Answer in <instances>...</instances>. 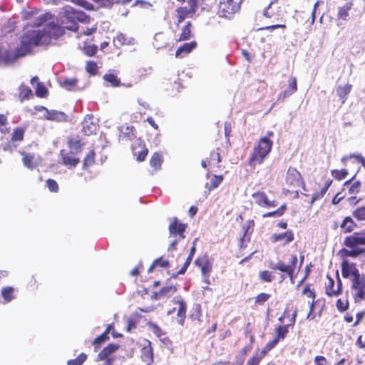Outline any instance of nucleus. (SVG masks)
<instances>
[{
  "label": "nucleus",
  "instance_id": "1",
  "mask_svg": "<svg viewBox=\"0 0 365 365\" xmlns=\"http://www.w3.org/2000/svg\"><path fill=\"white\" fill-rule=\"evenodd\" d=\"M62 34L61 28L55 24H49L43 30L27 29L22 36L19 51H23L21 53L26 55L34 46L48 45L53 37L56 38Z\"/></svg>",
  "mask_w": 365,
  "mask_h": 365
},
{
  "label": "nucleus",
  "instance_id": "2",
  "mask_svg": "<svg viewBox=\"0 0 365 365\" xmlns=\"http://www.w3.org/2000/svg\"><path fill=\"white\" fill-rule=\"evenodd\" d=\"M217 0H187V5L176 9L177 24L187 18H192L198 9L202 11H210L216 4Z\"/></svg>",
  "mask_w": 365,
  "mask_h": 365
},
{
  "label": "nucleus",
  "instance_id": "3",
  "mask_svg": "<svg viewBox=\"0 0 365 365\" xmlns=\"http://www.w3.org/2000/svg\"><path fill=\"white\" fill-rule=\"evenodd\" d=\"M273 135V131H268L265 136L258 140L248 160L251 168H255L257 165L262 164L269 154L273 146V141L270 138Z\"/></svg>",
  "mask_w": 365,
  "mask_h": 365
},
{
  "label": "nucleus",
  "instance_id": "4",
  "mask_svg": "<svg viewBox=\"0 0 365 365\" xmlns=\"http://www.w3.org/2000/svg\"><path fill=\"white\" fill-rule=\"evenodd\" d=\"M297 311L295 309L291 316H289L287 311H284L282 315L278 318V321L282 324L284 322V319H288V323L286 324H280L274 328V336L272 340L266 344L267 349H274L280 341H283L288 334L289 329H292L296 322Z\"/></svg>",
  "mask_w": 365,
  "mask_h": 365
},
{
  "label": "nucleus",
  "instance_id": "5",
  "mask_svg": "<svg viewBox=\"0 0 365 365\" xmlns=\"http://www.w3.org/2000/svg\"><path fill=\"white\" fill-rule=\"evenodd\" d=\"M344 245L349 250L344 249V253L346 257L356 258L365 255V235L361 232H355L344 240Z\"/></svg>",
  "mask_w": 365,
  "mask_h": 365
},
{
  "label": "nucleus",
  "instance_id": "6",
  "mask_svg": "<svg viewBox=\"0 0 365 365\" xmlns=\"http://www.w3.org/2000/svg\"><path fill=\"white\" fill-rule=\"evenodd\" d=\"M351 294L356 303L365 299V275L361 274L351 280Z\"/></svg>",
  "mask_w": 365,
  "mask_h": 365
},
{
  "label": "nucleus",
  "instance_id": "7",
  "mask_svg": "<svg viewBox=\"0 0 365 365\" xmlns=\"http://www.w3.org/2000/svg\"><path fill=\"white\" fill-rule=\"evenodd\" d=\"M240 8V2L237 0H220L218 14L221 17L231 19Z\"/></svg>",
  "mask_w": 365,
  "mask_h": 365
},
{
  "label": "nucleus",
  "instance_id": "8",
  "mask_svg": "<svg viewBox=\"0 0 365 365\" xmlns=\"http://www.w3.org/2000/svg\"><path fill=\"white\" fill-rule=\"evenodd\" d=\"M297 263V257L295 255H292L290 257L289 264H286L283 261H279L277 264H270L269 267L273 270H278L286 274L290 279H292Z\"/></svg>",
  "mask_w": 365,
  "mask_h": 365
},
{
  "label": "nucleus",
  "instance_id": "9",
  "mask_svg": "<svg viewBox=\"0 0 365 365\" xmlns=\"http://www.w3.org/2000/svg\"><path fill=\"white\" fill-rule=\"evenodd\" d=\"M302 295L306 296L310 300L308 301L309 312L307 315V319L313 320L315 318V314H314V309L317 303L316 292L314 288L312 287V284L308 283L306 284L302 289Z\"/></svg>",
  "mask_w": 365,
  "mask_h": 365
},
{
  "label": "nucleus",
  "instance_id": "10",
  "mask_svg": "<svg viewBox=\"0 0 365 365\" xmlns=\"http://www.w3.org/2000/svg\"><path fill=\"white\" fill-rule=\"evenodd\" d=\"M187 228V225L182 223L178 217L173 218L168 226L170 237H178V239H184L185 237V232Z\"/></svg>",
  "mask_w": 365,
  "mask_h": 365
},
{
  "label": "nucleus",
  "instance_id": "11",
  "mask_svg": "<svg viewBox=\"0 0 365 365\" xmlns=\"http://www.w3.org/2000/svg\"><path fill=\"white\" fill-rule=\"evenodd\" d=\"M252 197L255 203L261 207L272 208L277 205V202L275 200H269L265 192L262 190L253 192Z\"/></svg>",
  "mask_w": 365,
  "mask_h": 365
},
{
  "label": "nucleus",
  "instance_id": "12",
  "mask_svg": "<svg viewBox=\"0 0 365 365\" xmlns=\"http://www.w3.org/2000/svg\"><path fill=\"white\" fill-rule=\"evenodd\" d=\"M286 183L289 186H302L304 189L305 182L301 173L294 168L289 167L286 175Z\"/></svg>",
  "mask_w": 365,
  "mask_h": 365
},
{
  "label": "nucleus",
  "instance_id": "13",
  "mask_svg": "<svg viewBox=\"0 0 365 365\" xmlns=\"http://www.w3.org/2000/svg\"><path fill=\"white\" fill-rule=\"evenodd\" d=\"M195 264L200 269L204 278L208 280L212 270V260L207 255H204L197 257L195 261Z\"/></svg>",
  "mask_w": 365,
  "mask_h": 365
},
{
  "label": "nucleus",
  "instance_id": "14",
  "mask_svg": "<svg viewBox=\"0 0 365 365\" xmlns=\"http://www.w3.org/2000/svg\"><path fill=\"white\" fill-rule=\"evenodd\" d=\"M337 275V284L336 288H334L335 282L334 279L329 276V274H327V282L325 284V292L326 294L329 297H335L338 296L341 294L343 286H342V282L341 279L339 278V274H336Z\"/></svg>",
  "mask_w": 365,
  "mask_h": 365
},
{
  "label": "nucleus",
  "instance_id": "15",
  "mask_svg": "<svg viewBox=\"0 0 365 365\" xmlns=\"http://www.w3.org/2000/svg\"><path fill=\"white\" fill-rule=\"evenodd\" d=\"M131 150L133 155L136 158L138 162H143L145 160L148 154V149L143 140L138 139L132 145Z\"/></svg>",
  "mask_w": 365,
  "mask_h": 365
},
{
  "label": "nucleus",
  "instance_id": "16",
  "mask_svg": "<svg viewBox=\"0 0 365 365\" xmlns=\"http://www.w3.org/2000/svg\"><path fill=\"white\" fill-rule=\"evenodd\" d=\"M25 56V53L17 52L9 49L0 48V64L9 65L14 63L19 57Z\"/></svg>",
  "mask_w": 365,
  "mask_h": 365
},
{
  "label": "nucleus",
  "instance_id": "17",
  "mask_svg": "<svg viewBox=\"0 0 365 365\" xmlns=\"http://www.w3.org/2000/svg\"><path fill=\"white\" fill-rule=\"evenodd\" d=\"M120 345L114 343L108 344L98 354L97 361H114L112 354L118 351Z\"/></svg>",
  "mask_w": 365,
  "mask_h": 365
},
{
  "label": "nucleus",
  "instance_id": "18",
  "mask_svg": "<svg viewBox=\"0 0 365 365\" xmlns=\"http://www.w3.org/2000/svg\"><path fill=\"white\" fill-rule=\"evenodd\" d=\"M140 359L146 365H151L154 361V352L151 341L146 340L145 344L140 349Z\"/></svg>",
  "mask_w": 365,
  "mask_h": 365
},
{
  "label": "nucleus",
  "instance_id": "19",
  "mask_svg": "<svg viewBox=\"0 0 365 365\" xmlns=\"http://www.w3.org/2000/svg\"><path fill=\"white\" fill-rule=\"evenodd\" d=\"M178 291L175 285H168L163 287L158 292H155L151 295L153 300H159L164 298H169Z\"/></svg>",
  "mask_w": 365,
  "mask_h": 365
},
{
  "label": "nucleus",
  "instance_id": "20",
  "mask_svg": "<svg viewBox=\"0 0 365 365\" xmlns=\"http://www.w3.org/2000/svg\"><path fill=\"white\" fill-rule=\"evenodd\" d=\"M341 274L344 278H349L351 276L352 278H356L358 276L361 275L357 269L356 264L349 263L348 261H343L341 263Z\"/></svg>",
  "mask_w": 365,
  "mask_h": 365
},
{
  "label": "nucleus",
  "instance_id": "21",
  "mask_svg": "<svg viewBox=\"0 0 365 365\" xmlns=\"http://www.w3.org/2000/svg\"><path fill=\"white\" fill-rule=\"evenodd\" d=\"M111 329H113V325L112 324H108L104 331L93 339L92 345L93 346L95 352H97L100 349L103 344L109 340V334L111 332Z\"/></svg>",
  "mask_w": 365,
  "mask_h": 365
},
{
  "label": "nucleus",
  "instance_id": "22",
  "mask_svg": "<svg viewBox=\"0 0 365 365\" xmlns=\"http://www.w3.org/2000/svg\"><path fill=\"white\" fill-rule=\"evenodd\" d=\"M98 125L94 122L93 115H87L82 122V130L86 135L95 134Z\"/></svg>",
  "mask_w": 365,
  "mask_h": 365
},
{
  "label": "nucleus",
  "instance_id": "23",
  "mask_svg": "<svg viewBox=\"0 0 365 365\" xmlns=\"http://www.w3.org/2000/svg\"><path fill=\"white\" fill-rule=\"evenodd\" d=\"M173 302L175 304L178 305L176 321L178 324L180 326H183L185 324L186 313H187V304L182 299H175L173 300Z\"/></svg>",
  "mask_w": 365,
  "mask_h": 365
},
{
  "label": "nucleus",
  "instance_id": "24",
  "mask_svg": "<svg viewBox=\"0 0 365 365\" xmlns=\"http://www.w3.org/2000/svg\"><path fill=\"white\" fill-rule=\"evenodd\" d=\"M43 118L46 120L56 121V122H67L68 116L63 111L56 110H46L44 113Z\"/></svg>",
  "mask_w": 365,
  "mask_h": 365
},
{
  "label": "nucleus",
  "instance_id": "25",
  "mask_svg": "<svg viewBox=\"0 0 365 365\" xmlns=\"http://www.w3.org/2000/svg\"><path fill=\"white\" fill-rule=\"evenodd\" d=\"M22 163L25 167L30 170H34L38 165L37 159L34 153L21 151Z\"/></svg>",
  "mask_w": 365,
  "mask_h": 365
},
{
  "label": "nucleus",
  "instance_id": "26",
  "mask_svg": "<svg viewBox=\"0 0 365 365\" xmlns=\"http://www.w3.org/2000/svg\"><path fill=\"white\" fill-rule=\"evenodd\" d=\"M340 229L343 233H351L355 229L358 227L356 221L351 216H346L342 220L340 224Z\"/></svg>",
  "mask_w": 365,
  "mask_h": 365
},
{
  "label": "nucleus",
  "instance_id": "27",
  "mask_svg": "<svg viewBox=\"0 0 365 365\" xmlns=\"http://www.w3.org/2000/svg\"><path fill=\"white\" fill-rule=\"evenodd\" d=\"M271 239L273 242L282 241L283 245H285L294 240V235L292 230H288L282 233L272 235Z\"/></svg>",
  "mask_w": 365,
  "mask_h": 365
},
{
  "label": "nucleus",
  "instance_id": "28",
  "mask_svg": "<svg viewBox=\"0 0 365 365\" xmlns=\"http://www.w3.org/2000/svg\"><path fill=\"white\" fill-rule=\"evenodd\" d=\"M84 144L78 136H72L68 140V146L72 153H80L83 150Z\"/></svg>",
  "mask_w": 365,
  "mask_h": 365
},
{
  "label": "nucleus",
  "instance_id": "29",
  "mask_svg": "<svg viewBox=\"0 0 365 365\" xmlns=\"http://www.w3.org/2000/svg\"><path fill=\"white\" fill-rule=\"evenodd\" d=\"M352 87V85L350 83H346L343 86L340 85L336 87V95L338 96L342 104L345 103L346 101H347L348 96L351 93Z\"/></svg>",
  "mask_w": 365,
  "mask_h": 365
},
{
  "label": "nucleus",
  "instance_id": "30",
  "mask_svg": "<svg viewBox=\"0 0 365 365\" xmlns=\"http://www.w3.org/2000/svg\"><path fill=\"white\" fill-rule=\"evenodd\" d=\"M197 46V42L195 41H190L189 43H185L180 46L178 47V48L175 51V57L176 58H181L188 53H190L192 50H194Z\"/></svg>",
  "mask_w": 365,
  "mask_h": 365
},
{
  "label": "nucleus",
  "instance_id": "31",
  "mask_svg": "<svg viewBox=\"0 0 365 365\" xmlns=\"http://www.w3.org/2000/svg\"><path fill=\"white\" fill-rule=\"evenodd\" d=\"M210 169L216 171V168H220L219 164L221 163L222 159L220 153L217 150H212L209 158H207Z\"/></svg>",
  "mask_w": 365,
  "mask_h": 365
},
{
  "label": "nucleus",
  "instance_id": "32",
  "mask_svg": "<svg viewBox=\"0 0 365 365\" xmlns=\"http://www.w3.org/2000/svg\"><path fill=\"white\" fill-rule=\"evenodd\" d=\"M62 163L64 165L75 168L79 163L80 159L70 155L69 153H66L64 150H61L60 153Z\"/></svg>",
  "mask_w": 365,
  "mask_h": 365
},
{
  "label": "nucleus",
  "instance_id": "33",
  "mask_svg": "<svg viewBox=\"0 0 365 365\" xmlns=\"http://www.w3.org/2000/svg\"><path fill=\"white\" fill-rule=\"evenodd\" d=\"M67 15L68 18H71L74 20H76L77 23L78 21L83 23H89L90 21V17L81 11H77L73 9L71 11H68Z\"/></svg>",
  "mask_w": 365,
  "mask_h": 365
},
{
  "label": "nucleus",
  "instance_id": "34",
  "mask_svg": "<svg viewBox=\"0 0 365 365\" xmlns=\"http://www.w3.org/2000/svg\"><path fill=\"white\" fill-rule=\"evenodd\" d=\"M333 182V180L331 179H329L327 180L324 185V186L322 187V189L319 191L313 194L310 204L313 205L315 201L320 200L324 197L326 193L327 192L329 187L331 185Z\"/></svg>",
  "mask_w": 365,
  "mask_h": 365
},
{
  "label": "nucleus",
  "instance_id": "35",
  "mask_svg": "<svg viewBox=\"0 0 365 365\" xmlns=\"http://www.w3.org/2000/svg\"><path fill=\"white\" fill-rule=\"evenodd\" d=\"M72 8L66 9L65 10V14L63 19L62 20V24L64 25V28L70 30V31H77L78 30V23L76 20H74L71 18H68V11H71Z\"/></svg>",
  "mask_w": 365,
  "mask_h": 365
},
{
  "label": "nucleus",
  "instance_id": "36",
  "mask_svg": "<svg viewBox=\"0 0 365 365\" xmlns=\"http://www.w3.org/2000/svg\"><path fill=\"white\" fill-rule=\"evenodd\" d=\"M354 4L353 2L349 1L344 6L338 8L337 18L344 21H346L349 16V11L351 10Z\"/></svg>",
  "mask_w": 365,
  "mask_h": 365
},
{
  "label": "nucleus",
  "instance_id": "37",
  "mask_svg": "<svg viewBox=\"0 0 365 365\" xmlns=\"http://www.w3.org/2000/svg\"><path fill=\"white\" fill-rule=\"evenodd\" d=\"M272 349H267L266 345L262 349L260 353L255 354L248 361L247 365H259L261 360L264 357L267 352L270 351Z\"/></svg>",
  "mask_w": 365,
  "mask_h": 365
},
{
  "label": "nucleus",
  "instance_id": "38",
  "mask_svg": "<svg viewBox=\"0 0 365 365\" xmlns=\"http://www.w3.org/2000/svg\"><path fill=\"white\" fill-rule=\"evenodd\" d=\"M33 96L31 89L26 85L22 83L19 88V98L22 102L29 99Z\"/></svg>",
  "mask_w": 365,
  "mask_h": 365
},
{
  "label": "nucleus",
  "instance_id": "39",
  "mask_svg": "<svg viewBox=\"0 0 365 365\" xmlns=\"http://www.w3.org/2000/svg\"><path fill=\"white\" fill-rule=\"evenodd\" d=\"M297 91V81L296 77L291 76L288 80V88L284 91L282 94L284 97L289 96Z\"/></svg>",
  "mask_w": 365,
  "mask_h": 365
},
{
  "label": "nucleus",
  "instance_id": "40",
  "mask_svg": "<svg viewBox=\"0 0 365 365\" xmlns=\"http://www.w3.org/2000/svg\"><path fill=\"white\" fill-rule=\"evenodd\" d=\"M163 162V155L160 153L155 152L150 160V165L154 170H158L160 168Z\"/></svg>",
  "mask_w": 365,
  "mask_h": 365
},
{
  "label": "nucleus",
  "instance_id": "41",
  "mask_svg": "<svg viewBox=\"0 0 365 365\" xmlns=\"http://www.w3.org/2000/svg\"><path fill=\"white\" fill-rule=\"evenodd\" d=\"M15 289L12 287H4L1 289V294L4 298L5 302H10L15 298Z\"/></svg>",
  "mask_w": 365,
  "mask_h": 365
},
{
  "label": "nucleus",
  "instance_id": "42",
  "mask_svg": "<svg viewBox=\"0 0 365 365\" xmlns=\"http://www.w3.org/2000/svg\"><path fill=\"white\" fill-rule=\"evenodd\" d=\"M96 153L94 150H91L83 159V169L88 170L95 164Z\"/></svg>",
  "mask_w": 365,
  "mask_h": 365
},
{
  "label": "nucleus",
  "instance_id": "43",
  "mask_svg": "<svg viewBox=\"0 0 365 365\" xmlns=\"http://www.w3.org/2000/svg\"><path fill=\"white\" fill-rule=\"evenodd\" d=\"M26 128L23 127H16L11 136V142H21L24 138Z\"/></svg>",
  "mask_w": 365,
  "mask_h": 365
},
{
  "label": "nucleus",
  "instance_id": "44",
  "mask_svg": "<svg viewBox=\"0 0 365 365\" xmlns=\"http://www.w3.org/2000/svg\"><path fill=\"white\" fill-rule=\"evenodd\" d=\"M287 210V207L286 204L282 205L279 208L276 210L268 212L262 215L263 218L266 217H279L282 216Z\"/></svg>",
  "mask_w": 365,
  "mask_h": 365
},
{
  "label": "nucleus",
  "instance_id": "45",
  "mask_svg": "<svg viewBox=\"0 0 365 365\" xmlns=\"http://www.w3.org/2000/svg\"><path fill=\"white\" fill-rule=\"evenodd\" d=\"M223 180L224 176L222 175H213L210 178V183L206 184V187L207 188L208 191H211L217 188L222 183Z\"/></svg>",
  "mask_w": 365,
  "mask_h": 365
},
{
  "label": "nucleus",
  "instance_id": "46",
  "mask_svg": "<svg viewBox=\"0 0 365 365\" xmlns=\"http://www.w3.org/2000/svg\"><path fill=\"white\" fill-rule=\"evenodd\" d=\"M103 78L113 87H118L120 85V79L113 73H106Z\"/></svg>",
  "mask_w": 365,
  "mask_h": 365
},
{
  "label": "nucleus",
  "instance_id": "47",
  "mask_svg": "<svg viewBox=\"0 0 365 365\" xmlns=\"http://www.w3.org/2000/svg\"><path fill=\"white\" fill-rule=\"evenodd\" d=\"M126 132L121 131L119 134L118 139L120 141H128L131 140L133 139L135 136V129L133 127H131L130 128L127 127L126 128Z\"/></svg>",
  "mask_w": 365,
  "mask_h": 365
},
{
  "label": "nucleus",
  "instance_id": "48",
  "mask_svg": "<svg viewBox=\"0 0 365 365\" xmlns=\"http://www.w3.org/2000/svg\"><path fill=\"white\" fill-rule=\"evenodd\" d=\"M8 112L6 113V114H0V132L2 134H6L10 130V128L8 126Z\"/></svg>",
  "mask_w": 365,
  "mask_h": 365
},
{
  "label": "nucleus",
  "instance_id": "49",
  "mask_svg": "<svg viewBox=\"0 0 365 365\" xmlns=\"http://www.w3.org/2000/svg\"><path fill=\"white\" fill-rule=\"evenodd\" d=\"M271 298V294L265 292H261L258 294L255 298V306L259 307L263 306L266 302Z\"/></svg>",
  "mask_w": 365,
  "mask_h": 365
},
{
  "label": "nucleus",
  "instance_id": "50",
  "mask_svg": "<svg viewBox=\"0 0 365 365\" xmlns=\"http://www.w3.org/2000/svg\"><path fill=\"white\" fill-rule=\"evenodd\" d=\"M191 22L188 21L186 25L182 28L181 34L179 36V38L177 40L178 41H182L187 40L191 36Z\"/></svg>",
  "mask_w": 365,
  "mask_h": 365
},
{
  "label": "nucleus",
  "instance_id": "51",
  "mask_svg": "<svg viewBox=\"0 0 365 365\" xmlns=\"http://www.w3.org/2000/svg\"><path fill=\"white\" fill-rule=\"evenodd\" d=\"M352 216L357 221H365V205L359 206L354 210Z\"/></svg>",
  "mask_w": 365,
  "mask_h": 365
},
{
  "label": "nucleus",
  "instance_id": "52",
  "mask_svg": "<svg viewBox=\"0 0 365 365\" xmlns=\"http://www.w3.org/2000/svg\"><path fill=\"white\" fill-rule=\"evenodd\" d=\"M87 358L86 354L81 353L76 359L68 360L67 365H83Z\"/></svg>",
  "mask_w": 365,
  "mask_h": 365
},
{
  "label": "nucleus",
  "instance_id": "53",
  "mask_svg": "<svg viewBox=\"0 0 365 365\" xmlns=\"http://www.w3.org/2000/svg\"><path fill=\"white\" fill-rule=\"evenodd\" d=\"M86 71L91 76H95L98 73V66L97 63L93 61H88L86 63L85 66Z\"/></svg>",
  "mask_w": 365,
  "mask_h": 365
},
{
  "label": "nucleus",
  "instance_id": "54",
  "mask_svg": "<svg viewBox=\"0 0 365 365\" xmlns=\"http://www.w3.org/2000/svg\"><path fill=\"white\" fill-rule=\"evenodd\" d=\"M148 327L152 330L153 333L158 338L165 334V332L155 323L149 322L147 323Z\"/></svg>",
  "mask_w": 365,
  "mask_h": 365
},
{
  "label": "nucleus",
  "instance_id": "55",
  "mask_svg": "<svg viewBox=\"0 0 365 365\" xmlns=\"http://www.w3.org/2000/svg\"><path fill=\"white\" fill-rule=\"evenodd\" d=\"M336 307L337 310L339 312H344L346 311L349 309V302L347 298L343 299H339L336 301Z\"/></svg>",
  "mask_w": 365,
  "mask_h": 365
},
{
  "label": "nucleus",
  "instance_id": "56",
  "mask_svg": "<svg viewBox=\"0 0 365 365\" xmlns=\"http://www.w3.org/2000/svg\"><path fill=\"white\" fill-rule=\"evenodd\" d=\"M331 175L334 178H335L337 180H341L344 179L347 175L348 171L346 169H341V170H332L331 171Z\"/></svg>",
  "mask_w": 365,
  "mask_h": 365
},
{
  "label": "nucleus",
  "instance_id": "57",
  "mask_svg": "<svg viewBox=\"0 0 365 365\" xmlns=\"http://www.w3.org/2000/svg\"><path fill=\"white\" fill-rule=\"evenodd\" d=\"M255 226V222L253 220H247L243 225H242V230H243V235L244 237H247V235L250 233L251 234L253 231V228Z\"/></svg>",
  "mask_w": 365,
  "mask_h": 365
},
{
  "label": "nucleus",
  "instance_id": "58",
  "mask_svg": "<svg viewBox=\"0 0 365 365\" xmlns=\"http://www.w3.org/2000/svg\"><path fill=\"white\" fill-rule=\"evenodd\" d=\"M36 95L40 98H44L48 94V90L43 83H38L35 89Z\"/></svg>",
  "mask_w": 365,
  "mask_h": 365
},
{
  "label": "nucleus",
  "instance_id": "59",
  "mask_svg": "<svg viewBox=\"0 0 365 365\" xmlns=\"http://www.w3.org/2000/svg\"><path fill=\"white\" fill-rule=\"evenodd\" d=\"M259 277L261 281L264 282H271L274 279V276L270 271L263 270L259 273Z\"/></svg>",
  "mask_w": 365,
  "mask_h": 365
},
{
  "label": "nucleus",
  "instance_id": "60",
  "mask_svg": "<svg viewBox=\"0 0 365 365\" xmlns=\"http://www.w3.org/2000/svg\"><path fill=\"white\" fill-rule=\"evenodd\" d=\"M98 51V46L96 45H85L83 47V52L88 56H94Z\"/></svg>",
  "mask_w": 365,
  "mask_h": 365
},
{
  "label": "nucleus",
  "instance_id": "61",
  "mask_svg": "<svg viewBox=\"0 0 365 365\" xmlns=\"http://www.w3.org/2000/svg\"><path fill=\"white\" fill-rule=\"evenodd\" d=\"M77 83V78H66L62 82L61 85L67 90L71 91L76 86Z\"/></svg>",
  "mask_w": 365,
  "mask_h": 365
},
{
  "label": "nucleus",
  "instance_id": "62",
  "mask_svg": "<svg viewBox=\"0 0 365 365\" xmlns=\"http://www.w3.org/2000/svg\"><path fill=\"white\" fill-rule=\"evenodd\" d=\"M250 241V237H240L238 243L240 253L237 255V257H240L243 255L241 252L247 247V242Z\"/></svg>",
  "mask_w": 365,
  "mask_h": 365
},
{
  "label": "nucleus",
  "instance_id": "63",
  "mask_svg": "<svg viewBox=\"0 0 365 365\" xmlns=\"http://www.w3.org/2000/svg\"><path fill=\"white\" fill-rule=\"evenodd\" d=\"M46 186L50 192H58L59 187L57 182L53 179H48L46 180Z\"/></svg>",
  "mask_w": 365,
  "mask_h": 365
},
{
  "label": "nucleus",
  "instance_id": "64",
  "mask_svg": "<svg viewBox=\"0 0 365 365\" xmlns=\"http://www.w3.org/2000/svg\"><path fill=\"white\" fill-rule=\"evenodd\" d=\"M361 183L360 181L354 182L349 188V193L350 195L358 194L361 190Z\"/></svg>",
  "mask_w": 365,
  "mask_h": 365
}]
</instances>
